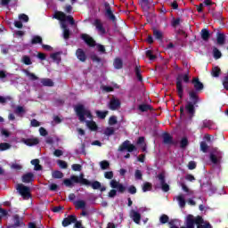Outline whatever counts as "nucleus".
Wrapping results in <instances>:
<instances>
[{
	"label": "nucleus",
	"mask_w": 228,
	"mask_h": 228,
	"mask_svg": "<svg viewBox=\"0 0 228 228\" xmlns=\"http://www.w3.org/2000/svg\"><path fill=\"white\" fill-rule=\"evenodd\" d=\"M217 44L218 45H224L225 44V36L224 34L217 35Z\"/></svg>",
	"instance_id": "nucleus-27"
},
{
	"label": "nucleus",
	"mask_w": 228,
	"mask_h": 228,
	"mask_svg": "<svg viewBox=\"0 0 228 228\" xmlns=\"http://www.w3.org/2000/svg\"><path fill=\"white\" fill-rule=\"evenodd\" d=\"M153 35L155 37V38H157V40H161L162 37H163V33L159 30H154L153 31Z\"/></svg>",
	"instance_id": "nucleus-40"
},
{
	"label": "nucleus",
	"mask_w": 228,
	"mask_h": 228,
	"mask_svg": "<svg viewBox=\"0 0 228 228\" xmlns=\"http://www.w3.org/2000/svg\"><path fill=\"white\" fill-rule=\"evenodd\" d=\"M118 120H117V117L112 116L109 118V126H115V124H117Z\"/></svg>",
	"instance_id": "nucleus-47"
},
{
	"label": "nucleus",
	"mask_w": 228,
	"mask_h": 228,
	"mask_svg": "<svg viewBox=\"0 0 228 228\" xmlns=\"http://www.w3.org/2000/svg\"><path fill=\"white\" fill-rule=\"evenodd\" d=\"M192 85H194V88L199 91L202 90L204 88V85L200 81H199V78H193Z\"/></svg>",
	"instance_id": "nucleus-20"
},
{
	"label": "nucleus",
	"mask_w": 228,
	"mask_h": 228,
	"mask_svg": "<svg viewBox=\"0 0 228 228\" xmlns=\"http://www.w3.org/2000/svg\"><path fill=\"white\" fill-rule=\"evenodd\" d=\"M175 199H176L180 208H184L186 206V196L184 194H179Z\"/></svg>",
	"instance_id": "nucleus-15"
},
{
	"label": "nucleus",
	"mask_w": 228,
	"mask_h": 228,
	"mask_svg": "<svg viewBox=\"0 0 228 228\" xmlns=\"http://www.w3.org/2000/svg\"><path fill=\"white\" fill-rule=\"evenodd\" d=\"M92 186L93 190H99L101 188V183H99L98 181H95L94 183H90L89 184H87V186Z\"/></svg>",
	"instance_id": "nucleus-34"
},
{
	"label": "nucleus",
	"mask_w": 228,
	"mask_h": 228,
	"mask_svg": "<svg viewBox=\"0 0 228 228\" xmlns=\"http://www.w3.org/2000/svg\"><path fill=\"white\" fill-rule=\"evenodd\" d=\"M137 145H140L142 151H145V139L143 137L138 139Z\"/></svg>",
	"instance_id": "nucleus-33"
},
{
	"label": "nucleus",
	"mask_w": 228,
	"mask_h": 228,
	"mask_svg": "<svg viewBox=\"0 0 228 228\" xmlns=\"http://www.w3.org/2000/svg\"><path fill=\"white\" fill-rule=\"evenodd\" d=\"M110 187L118 190L119 193H124V191H126V187L117 180L110 181Z\"/></svg>",
	"instance_id": "nucleus-9"
},
{
	"label": "nucleus",
	"mask_w": 228,
	"mask_h": 228,
	"mask_svg": "<svg viewBox=\"0 0 228 228\" xmlns=\"http://www.w3.org/2000/svg\"><path fill=\"white\" fill-rule=\"evenodd\" d=\"M105 179H113V172L109 171L104 174Z\"/></svg>",
	"instance_id": "nucleus-55"
},
{
	"label": "nucleus",
	"mask_w": 228,
	"mask_h": 228,
	"mask_svg": "<svg viewBox=\"0 0 228 228\" xmlns=\"http://www.w3.org/2000/svg\"><path fill=\"white\" fill-rule=\"evenodd\" d=\"M118 151H127V152H133V151H136V146L132 144L129 141H125L120 146Z\"/></svg>",
	"instance_id": "nucleus-8"
},
{
	"label": "nucleus",
	"mask_w": 228,
	"mask_h": 228,
	"mask_svg": "<svg viewBox=\"0 0 228 228\" xmlns=\"http://www.w3.org/2000/svg\"><path fill=\"white\" fill-rule=\"evenodd\" d=\"M15 113H17V115H24V113H26V110L24 107L18 106L15 110Z\"/></svg>",
	"instance_id": "nucleus-39"
},
{
	"label": "nucleus",
	"mask_w": 228,
	"mask_h": 228,
	"mask_svg": "<svg viewBox=\"0 0 228 228\" xmlns=\"http://www.w3.org/2000/svg\"><path fill=\"white\" fill-rule=\"evenodd\" d=\"M146 56L147 58H149L150 60H154L156 57L152 54V51L148 50L146 52Z\"/></svg>",
	"instance_id": "nucleus-56"
},
{
	"label": "nucleus",
	"mask_w": 228,
	"mask_h": 228,
	"mask_svg": "<svg viewBox=\"0 0 228 228\" xmlns=\"http://www.w3.org/2000/svg\"><path fill=\"white\" fill-rule=\"evenodd\" d=\"M181 186L182 190H183L189 197H191V195H193V191L189 190V188L184 183H181Z\"/></svg>",
	"instance_id": "nucleus-31"
},
{
	"label": "nucleus",
	"mask_w": 228,
	"mask_h": 228,
	"mask_svg": "<svg viewBox=\"0 0 228 228\" xmlns=\"http://www.w3.org/2000/svg\"><path fill=\"white\" fill-rule=\"evenodd\" d=\"M159 220H160V224H167V222H168V216L162 215Z\"/></svg>",
	"instance_id": "nucleus-51"
},
{
	"label": "nucleus",
	"mask_w": 228,
	"mask_h": 228,
	"mask_svg": "<svg viewBox=\"0 0 228 228\" xmlns=\"http://www.w3.org/2000/svg\"><path fill=\"white\" fill-rule=\"evenodd\" d=\"M41 83L44 86H53L54 83L53 82V80H51V78H43L41 79Z\"/></svg>",
	"instance_id": "nucleus-23"
},
{
	"label": "nucleus",
	"mask_w": 228,
	"mask_h": 228,
	"mask_svg": "<svg viewBox=\"0 0 228 228\" xmlns=\"http://www.w3.org/2000/svg\"><path fill=\"white\" fill-rule=\"evenodd\" d=\"M109 108L112 110L115 111L120 108V100L117 98H112L110 99L109 102Z\"/></svg>",
	"instance_id": "nucleus-10"
},
{
	"label": "nucleus",
	"mask_w": 228,
	"mask_h": 228,
	"mask_svg": "<svg viewBox=\"0 0 228 228\" xmlns=\"http://www.w3.org/2000/svg\"><path fill=\"white\" fill-rule=\"evenodd\" d=\"M142 175H143V174L142 173V171H140V170H138V169L135 170V172H134V177H135V179L142 181Z\"/></svg>",
	"instance_id": "nucleus-46"
},
{
	"label": "nucleus",
	"mask_w": 228,
	"mask_h": 228,
	"mask_svg": "<svg viewBox=\"0 0 228 228\" xmlns=\"http://www.w3.org/2000/svg\"><path fill=\"white\" fill-rule=\"evenodd\" d=\"M75 111L80 122H86L91 131H97V124L92 121V113L81 104L75 106Z\"/></svg>",
	"instance_id": "nucleus-1"
},
{
	"label": "nucleus",
	"mask_w": 228,
	"mask_h": 228,
	"mask_svg": "<svg viewBox=\"0 0 228 228\" xmlns=\"http://www.w3.org/2000/svg\"><path fill=\"white\" fill-rule=\"evenodd\" d=\"M183 83H188V81H190V76L188 75V73L181 74L176 78V88H177L178 95L180 98L183 97Z\"/></svg>",
	"instance_id": "nucleus-5"
},
{
	"label": "nucleus",
	"mask_w": 228,
	"mask_h": 228,
	"mask_svg": "<svg viewBox=\"0 0 228 228\" xmlns=\"http://www.w3.org/2000/svg\"><path fill=\"white\" fill-rule=\"evenodd\" d=\"M152 190V185L149 183H145L142 186V191H151Z\"/></svg>",
	"instance_id": "nucleus-42"
},
{
	"label": "nucleus",
	"mask_w": 228,
	"mask_h": 228,
	"mask_svg": "<svg viewBox=\"0 0 228 228\" xmlns=\"http://www.w3.org/2000/svg\"><path fill=\"white\" fill-rule=\"evenodd\" d=\"M100 167L102 170H106V168H108V167H110V162L103 160V161L100 162Z\"/></svg>",
	"instance_id": "nucleus-45"
},
{
	"label": "nucleus",
	"mask_w": 228,
	"mask_h": 228,
	"mask_svg": "<svg viewBox=\"0 0 228 228\" xmlns=\"http://www.w3.org/2000/svg\"><path fill=\"white\" fill-rule=\"evenodd\" d=\"M74 222H76L75 216H69L62 221V225L63 227H68V225H70V224H74Z\"/></svg>",
	"instance_id": "nucleus-17"
},
{
	"label": "nucleus",
	"mask_w": 228,
	"mask_h": 228,
	"mask_svg": "<svg viewBox=\"0 0 228 228\" xmlns=\"http://www.w3.org/2000/svg\"><path fill=\"white\" fill-rule=\"evenodd\" d=\"M31 165H34V170H42V166H40V160L33 159L31 160Z\"/></svg>",
	"instance_id": "nucleus-25"
},
{
	"label": "nucleus",
	"mask_w": 228,
	"mask_h": 228,
	"mask_svg": "<svg viewBox=\"0 0 228 228\" xmlns=\"http://www.w3.org/2000/svg\"><path fill=\"white\" fill-rule=\"evenodd\" d=\"M23 72L27 76V77H28V79H30L31 81L38 79V77H36L35 74L29 72L28 69H24Z\"/></svg>",
	"instance_id": "nucleus-22"
},
{
	"label": "nucleus",
	"mask_w": 228,
	"mask_h": 228,
	"mask_svg": "<svg viewBox=\"0 0 228 228\" xmlns=\"http://www.w3.org/2000/svg\"><path fill=\"white\" fill-rule=\"evenodd\" d=\"M19 19L20 20H23V22H28V20H29V17L26 14H20Z\"/></svg>",
	"instance_id": "nucleus-52"
},
{
	"label": "nucleus",
	"mask_w": 228,
	"mask_h": 228,
	"mask_svg": "<svg viewBox=\"0 0 228 228\" xmlns=\"http://www.w3.org/2000/svg\"><path fill=\"white\" fill-rule=\"evenodd\" d=\"M130 217L134 222V224H140V220H142V216L140 215V213H138L135 210L130 211Z\"/></svg>",
	"instance_id": "nucleus-13"
},
{
	"label": "nucleus",
	"mask_w": 228,
	"mask_h": 228,
	"mask_svg": "<svg viewBox=\"0 0 228 228\" xmlns=\"http://www.w3.org/2000/svg\"><path fill=\"white\" fill-rule=\"evenodd\" d=\"M113 65H114V69H122V65H123L122 60L118 58L115 59Z\"/></svg>",
	"instance_id": "nucleus-28"
},
{
	"label": "nucleus",
	"mask_w": 228,
	"mask_h": 228,
	"mask_svg": "<svg viewBox=\"0 0 228 228\" xmlns=\"http://www.w3.org/2000/svg\"><path fill=\"white\" fill-rule=\"evenodd\" d=\"M188 145V139L187 138H183L181 141V147H186Z\"/></svg>",
	"instance_id": "nucleus-61"
},
{
	"label": "nucleus",
	"mask_w": 228,
	"mask_h": 228,
	"mask_svg": "<svg viewBox=\"0 0 228 228\" xmlns=\"http://www.w3.org/2000/svg\"><path fill=\"white\" fill-rule=\"evenodd\" d=\"M81 37H82V40L85 41L86 44H87V45H91V46L95 45V41L89 35L83 34Z\"/></svg>",
	"instance_id": "nucleus-16"
},
{
	"label": "nucleus",
	"mask_w": 228,
	"mask_h": 228,
	"mask_svg": "<svg viewBox=\"0 0 228 228\" xmlns=\"http://www.w3.org/2000/svg\"><path fill=\"white\" fill-rule=\"evenodd\" d=\"M159 180L160 181V184L162 186L163 191H168V190H170V187L168 186V184H167L165 183V174L164 173L159 175Z\"/></svg>",
	"instance_id": "nucleus-14"
},
{
	"label": "nucleus",
	"mask_w": 228,
	"mask_h": 228,
	"mask_svg": "<svg viewBox=\"0 0 228 228\" xmlns=\"http://www.w3.org/2000/svg\"><path fill=\"white\" fill-rule=\"evenodd\" d=\"M72 170H74V172H81V165L79 164L73 165Z\"/></svg>",
	"instance_id": "nucleus-54"
},
{
	"label": "nucleus",
	"mask_w": 228,
	"mask_h": 228,
	"mask_svg": "<svg viewBox=\"0 0 228 228\" xmlns=\"http://www.w3.org/2000/svg\"><path fill=\"white\" fill-rule=\"evenodd\" d=\"M210 160L214 163V165H220L222 161V153L218 150H215L210 154Z\"/></svg>",
	"instance_id": "nucleus-7"
},
{
	"label": "nucleus",
	"mask_w": 228,
	"mask_h": 228,
	"mask_svg": "<svg viewBox=\"0 0 228 228\" xmlns=\"http://www.w3.org/2000/svg\"><path fill=\"white\" fill-rule=\"evenodd\" d=\"M128 191H129V193H132V194H134V193H136V187H134V186H130L129 188H128Z\"/></svg>",
	"instance_id": "nucleus-64"
},
{
	"label": "nucleus",
	"mask_w": 228,
	"mask_h": 228,
	"mask_svg": "<svg viewBox=\"0 0 228 228\" xmlns=\"http://www.w3.org/2000/svg\"><path fill=\"white\" fill-rule=\"evenodd\" d=\"M212 76L213 77H218V76H220V68L214 67L212 69Z\"/></svg>",
	"instance_id": "nucleus-36"
},
{
	"label": "nucleus",
	"mask_w": 228,
	"mask_h": 228,
	"mask_svg": "<svg viewBox=\"0 0 228 228\" xmlns=\"http://www.w3.org/2000/svg\"><path fill=\"white\" fill-rule=\"evenodd\" d=\"M49 188H50L51 191H56V190H58V185L56 183H51L49 185Z\"/></svg>",
	"instance_id": "nucleus-60"
},
{
	"label": "nucleus",
	"mask_w": 228,
	"mask_h": 228,
	"mask_svg": "<svg viewBox=\"0 0 228 228\" xmlns=\"http://www.w3.org/2000/svg\"><path fill=\"white\" fill-rule=\"evenodd\" d=\"M189 95L193 104H197V93L195 91H191L189 93Z\"/></svg>",
	"instance_id": "nucleus-30"
},
{
	"label": "nucleus",
	"mask_w": 228,
	"mask_h": 228,
	"mask_svg": "<svg viewBox=\"0 0 228 228\" xmlns=\"http://www.w3.org/2000/svg\"><path fill=\"white\" fill-rule=\"evenodd\" d=\"M106 15L110 19V20H115V15H113V12H111V9L110 7H107L106 9Z\"/></svg>",
	"instance_id": "nucleus-37"
},
{
	"label": "nucleus",
	"mask_w": 228,
	"mask_h": 228,
	"mask_svg": "<svg viewBox=\"0 0 228 228\" xmlns=\"http://www.w3.org/2000/svg\"><path fill=\"white\" fill-rule=\"evenodd\" d=\"M201 37L203 40H208L209 39V31L208 29L204 28L201 30Z\"/></svg>",
	"instance_id": "nucleus-32"
},
{
	"label": "nucleus",
	"mask_w": 228,
	"mask_h": 228,
	"mask_svg": "<svg viewBox=\"0 0 228 228\" xmlns=\"http://www.w3.org/2000/svg\"><path fill=\"white\" fill-rule=\"evenodd\" d=\"M32 44H42V37L40 36H34L32 37Z\"/></svg>",
	"instance_id": "nucleus-41"
},
{
	"label": "nucleus",
	"mask_w": 228,
	"mask_h": 228,
	"mask_svg": "<svg viewBox=\"0 0 228 228\" xmlns=\"http://www.w3.org/2000/svg\"><path fill=\"white\" fill-rule=\"evenodd\" d=\"M93 26H95L99 35H104V33H106V29L99 20H94V21L93 22Z\"/></svg>",
	"instance_id": "nucleus-11"
},
{
	"label": "nucleus",
	"mask_w": 228,
	"mask_h": 228,
	"mask_svg": "<svg viewBox=\"0 0 228 228\" xmlns=\"http://www.w3.org/2000/svg\"><path fill=\"white\" fill-rule=\"evenodd\" d=\"M7 101H10V97L0 96V103L1 104H4V102H6Z\"/></svg>",
	"instance_id": "nucleus-62"
},
{
	"label": "nucleus",
	"mask_w": 228,
	"mask_h": 228,
	"mask_svg": "<svg viewBox=\"0 0 228 228\" xmlns=\"http://www.w3.org/2000/svg\"><path fill=\"white\" fill-rule=\"evenodd\" d=\"M213 54L216 60L222 58V52H220L216 47L213 48Z\"/></svg>",
	"instance_id": "nucleus-26"
},
{
	"label": "nucleus",
	"mask_w": 228,
	"mask_h": 228,
	"mask_svg": "<svg viewBox=\"0 0 228 228\" xmlns=\"http://www.w3.org/2000/svg\"><path fill=\"white\" fill-rule=\"evenodd\" d=\"M77 209H85L86 208V202L85 200H77L75 202Z\"/></svg>",
	"instance_id": "nucleus-21"
},
{
	"label": "nucleus",
	"mask_w": 228,
	"mask_h": 228,
	"mask_svg": "<svg viewBox=\"0 0 228 228\" xmlns=\"http://www.w3.org/2000/svg\"><path fill=\"white\" fill-rule=\"evenodd\" d=\"M200 150L203 151V152H207L208 151V144H206V142H202L200 143Z\"/></svg>",
	"instance_id": "nucleus-57"
},
{
	"label": "nucleus",
	"mask_w": 228,
	"mask_h": 228,
	"mask_svg": "<svg viewBox=\"0 0 228 228\" xmlns=\"http://www.w3.org/2000/svg\"><path fill=\"white\" fill-rule=\"evenodd\" d=\"M171 142L172 137L168 134H164V143H170Z\"/></svg>",
	"instance_id": "nucleus-50"
},
{
	"label": "nucleus",
	"mask_w": 228,
	"mask_h": 228,
	"mask_svg": "<svg viewBox=\"0 0 228 228\" xmlns=\"http://www.w3.org/2000/svg\"><path fill=\"white\" fill-rule=\"evenodd\" d=\"M31 126H32L33 127H38V126H40V122L37 121L36 119H33V120L31 121Z\"/></svg>",
	"instance_id": "nucleus-63"
},
{
	"label": "nucleus",
	"mask_w": 228,
	"mask_h": 228,
	"mask_svg": "<svg viewBox=\"0 0 228 228\" xmlns=\"http://www.w3.org/2000/svg\"><path fill=\"white\" fill-rule=\"evenodd\" d=\"M21 142L28 147H33V145H38V143L40 142L38 138L22 139Z\"/></svg>",
	"instance_id": "nucleus-12"
},
{
	"label": "nucleus",
	"mask_w": 228,
	"mask_h": 228,
	"mask_svg": "<svg viewBox=\"0 0 228 228\" xmlns=\"http://www.w3.org/2000/svg\"><path fill=\"white\" fill-rule=\"evenodd\" d=\"M51 58L56 63H60V61H61V53H52L51 54Z\"/></svg>",
	"instance_id": "nucleus-24"
},
{
	"label": "nucleus",
	"mask_w": 228,
	"mask_h": 228,
	"mask_svg": "<svg viewBox=\"0 0 228 228\" xmlns=\"http://www.w3.org/2000/svg\"><path fill=\"white\" fill-rule=\"evenodd\" d=\"M115 133V128L111 127V126H109L107 128H105L104 130V134L106 136H111V134H114Z\"/></svg>",
	"instance_id": "nucleus-29"
},
{
	"label": "nucleus",
	"mask_w": 228,
	"mask_h": 228,
	"mask_svg": "<svg viewBox=\"0 0 228 228\" xmlns=\"http://www.w3.org/2000/svg\"><path fill=\"white\" fill-rule=\"evenodd\" d=\"M197 167V164L193 161L189 162L188 168L189 170H194V168Z\"/></svg>",
	"instance_id": "nucleus-59"
},
{
	"label": "nucleus",
	"mask_w": 228,
	"mask_h": 228,
	"mask_svg": "<svg viewBox=\"0 0 228 228\" xmlns=\"http://www.w3.org/2000/svg\"><path fill=\"white\" fill-rule=\"evenodd\" d=\"M11 168L12 170H20V169H22V166L17 162H14L11 165Z\"/></svg>",
	"instance_id": "nucleus-43"
},
{
	"label": "nucleus",
	"mask_w": 228,
	"mask_h": 228,
	"mask_svg": "<svg viewBox=\"0 0 228 228\" xmlns=\"http://www.w3.org/2000/svg\"><path fill=\"white\" fill-rule=\"evenodd\" d=\"M139 110L141 111H149V110H151V106L147 104H142L139 106Z\"/></svg>",
	"instance_id": "nucleus-48"
},
{
	"label": "nucleus",
	"mask_w": 228,
	"mask_h": 228,
	"mask_svg": "<svg viewBox=\"0 0 228 228\" xmlns=\"http://www.w3.org/2000/svg\"><path fill=\"white\" fill-rule=\"evenodd\" d=\"M57 164L59 165V167L61 168H67V162H65L63 160H58Z\"/></svg>",
	"instance_id": "nucleus-53"
},
{
	"label": "nucleus",
	"mask_w": 228,
	"mask_h": 228,
	"mask_svg": "<svg viewBox=\"0 0 228 228\" xmlns=\"http://www.w3.org/2000/svg\"><path fill=\"white\" fill-rule=\"evenodd\" d=\"M16 190L17 191H19L20 195H21V197L25 200H28L31 197V189L22 183L17 184Z\"/></svg>",
	"instance_id": "nucleus-6"
},
{
	"label": "nucleus",
	"mask_w": 228,
	"mask_h": 228,
	"mask_svg": "<svg viewBox=\"0 0 228 228\" xmlns=\"http://www.w3.org/2000/svg\"><path fill=\"white\" fill-rule=\"evenodd\" d=\"M96 115L98 118H106V116L108 115V110H105V111L97 110Z\"/></svg>",
	"instance_id": "nucleus-35"
},
{
	"label": "nucleus",
	"mask_w": 228,
	"mask_h": 228,
	"mask_svg": "<svg viewBox=\"0 0 228 228\" xmlns=\"http://www.w3.org/2000/svg\"><path fill=\"white\" fill-rule=\"evenodd\" d=\"M53 177H54V179H61L63 177V173H61V171H54L53 173Z\"/></svg>",
	"instance_id": "nucleus-38"
},
{
	"label": "nucleus",
	"mask_w": 228,
	"mask_h": 228,
	"mask_svg": "<svg viewBox=\"0 0 228 228\" xmlns=\"http://www.w3.org/2000/svg\"><path fill=\"white\" fill-rule=\"evenodd\" d=\"M53 19H57V20H61V27L63 29V37L65 40H68L69 37H70V31L67 28V25L65 24V20L69 22L71 26H74V18L72 16H66L63 12H56L53 15Z\"/></svg>",
	"instance_id": "nucleus-2"
},
{
	"label": "nucleus",
	"mask_w": 228,
	"mask_h": 228,
	"mask_svg": "<svg viewBox=\"0 0 228 228\" xmlns=\"http://www.w3.org/2000/svg\"><path fill=\"white\" fill-rule=\"evenodd\" d=\"M22 61L25 65H31V59L28 56H23Z\"/></svg>",
	"instance_id": "nucleus-49"
},
{
	"label": "nucleus",
	"mask_w": 228,
	"mask_h": 228,
	"mask_svg": "<svg viewBox=\"0 0 228 228\" xmlns=\"http://www.w3.org/2000/svg\"><path fill=\"white\" fill-rule=\"evenodd\" d=\"M11 145L8 142L0 143V151H8Z\"/></svg>",
	"instance_id": "nucleus-44"
},
{
	"label": "nucleus",
	"mask_w": 228,
	"mask_h": 228,
	"mask_svg": "<svg viewBox=\"0 0 228 228\" xmlns=\"http://www.w3.org/2000/svg\"><path fill=\"white\" fill-rule=\"evenodd\" d=\"M65 186H68L70 188V186H74V183H79L80 184L88 185L90 184V181L84 178L83 175H80L79 176L72 175L69 179H65L63 181Z\"/></svg>",
	"instance_id": "nucleus-3"
},
{
	"label": "nucleus",
	"mask_w": 228,
	"mask_h": 228,
	"mask_svg": "<svg viewBox=\"0 0 228 228\" xmlns=\"http://www.w3.org/2000/svg\"><path fill=\"white\" fill-rule=\"evenodd\" d=\"M76 56L77 58V60H79L80 61H86V55L85 54V52L82 49L77 50Z\"/></svg>",
	"instance_id": "nucleus-18"
},
{
	"label": "nucleus",
	"mask_w": 228,
	"mask_h": 228,
	"mask_svg": "<svg viewBox=\"0 0 228 228\" xmlns=\"http://www.w3.org/2000/svg\"><path fill=\"white\" fill-rule=\"evenodd\" d=\"M181 118H191L195 113V107L191 102H187L185 108L180 109Z\"/></svg>",
	"instance_id": "nucleus-4"
},
{
	"label": "nucleus",
	"mask_w": 228,
	"mask_h": 228,
	"mask_svg": "<svg viewBox=\"0 0 228 228\" xmlns=\"http://www.w3.org/2000/svg\"><path fill=\"white\" fill-rule=\"evenodd\" d=\"M35 175L32 173H27L22 176V183H32Z\"/></svg>",
	"instance_id": "nucleus-19"
},
{
	"label": "nucleus",
	"mask_w": 228,
	"mask_h": 228,
	"mask_svg": "<svg viewBox=\"0 0 228 228\" xmlns=\"http://www.w3.org/2000/svg\"><path fill=\"white\" fill-rule=\"evenodd\" d=\"M39 134L41 136H47V130L44 127L39 128Z\"/></svg>",
	"instance_id": "nucleus-58"
}]
</instances>
